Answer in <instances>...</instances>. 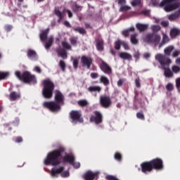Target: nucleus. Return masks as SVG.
Returning a JSON list of instances; mask_svg holds the SVG:
<instances>
[{
    "label": "nucleus",
    "mask_w": 180,
    "mask_h": 180,
    "mask_svg": "<svg viewBox=\"0 0 180 180\" xmlns=\"http://www.w3.org/2000/svg\"><path fill=\"white\" fill-rule=\"evenodd\" d=\"M136 117L140 119L141 120H145L144 114H143V111L139 112L136 113Z\"/></svg>",
    "instance_id": "49530a36"
},
{
    "label": "nucleus",
    "mask_w": 180,
    "mask_h": 180,
    "mask_svg": "<svg viewBox=\"0 0 180 180\" xmlns=\"http://www.w3.org/2000/svg\"><path fill=\"white\" fill-rule=\"evenodd\" d=\"M100 69L104 74H107V75H110V74H112V68L103 60L100 64Z\"/></svg>",
    "instance_id": "2eb2a0df"
},
{
    "label": "nucleus",
    "mask_w": 180,
    "mask_h": 180,
    "mask_svg": "<svg viewBox=\"0 0 180 180\" xmlns=\"http://www.w3.org/2000/svg\"><path fill=\"white\" fill-rule=\"evenodd\" d=\"M82 8H84L82 6H79L77 4V3H75V5L72 6V11L75 13H78V12H81V11H82Z\"/></svg>",
    "instance_id": "c85d7f7f"
},
{
    "label": "nucleus",
    "mask_w": 180,
    "mask_h": 180,
    "mask_svg": "<svg viewBox=\"0 0 180 180\" xmlns=\"http://www.w3.org/2000/svg\"><path fill=\"white\" fill-rule=\"evenodd\" d=\"M135 84L136 88H140V86H141V84H140V78H136L135 79Z\"/></svg>",
    "instance_id": "052dcab7"
},
{
    "label": "nucleus",
    "mask_w": 180,
    "mask_h": 180,
    "mask_svg": "<svg viewBox=\"0 0 180 180\" xmlns=\"http://www.w3.org/2000/svg\"><path fill=\"white\" fill-rule=\"evenodd\" d=\"M89 92H99L102 91V88L99 86H91L88 88Z\"/></svg>",
    "instance_id": "2f4dec72"
},
{
    "label": "nucleus",
    "mask_w": 180,
    "mask_h": 180,
    "mask_svg": "<svg viewBox=\"0 0 180 180\" xmlns=\"http://www.w3.org/2000/svg\"><path fill=\"white\" fill-rule=\"evenodd\" d=\"M150 164L153 169H155L156 171H161V169H164V162H162V160L158 158L150 160Z\"/></svg>",
    "instance_id": "9b49d317"
},
{
    "label": "nucleus",
    "mask_w": 180,
    "mask_h": 180,
    "mask_svg": "<svg viewBox=\"0 0 180 180\" xmlns=\"http://www.w3.org/2000/svg\"><path fill=\"white\" fill-rule=\"evenodd\" d=\"M62 47L65 50H72L71 45H70L67 41H62Z\"/></svg>",
    "instance_id": "37998d69"
},
{
    "label": "nucleus",
    "mask_w": 180,
    "mask_h": 180,
    "mask_svg": "<svg viewBox=\"0 0 180 180\" xmlns=\"http://www.w3.org/2000/svg\"><path fill=\"white\" fill-rule=\"evenodd\" d=\"M122 46L124 47L125 50H129L130 48L129 47V44L127 43L122 41Z\"/></svg>",
    "instance_id": "680f3d73"
},
{
    "label": "nucleus",
    "mask_w": 180,
    "mask_h": 180,
    "mask_svg": "<svg viewBox=\"0 0 180 180\" xmlns=\"http://www.w3.org/2000/svg\"><path fill=\"white\" fill-rule=\"evenodd\" d=\"M15 77H18V79L20 81H22L24 82V84H37V80L36 79V76L34 75H32L28 71H25L21 74L19 71H16L15 72Z\"/></svg>",
    "instance_id": "20e7f679"
},
{
    "label": "nucleus",
    "mask_w": 180,
    "mask_h": 180,
    "mask_svg": "<svg viewBox=\"0 0 180 180\" xmlns=\"http://www.w3.org/2000/svg\"><path fill=\"white\" fill-rule=\"evenodd\" d=\"M137 36H139L138 34H133L131 35V43H132V44H139Z\"/></svg>",
    "instance_id": "e433bc0d"
},
{
    "label": "nucleus",
    "mask_w": 180,
    "mask_h": 180,
    "mask_svg": "<svg viewBox=\"0 0 180 180\" xmlns=\"http://www.w3.org/2000/svg\"><path fill=\"white\" fill-rule=\"evenodd\" d=\"M71 165H72L74 168H76V169H78L79 168V167H81V164H79V162H75V161H73Z\"/></svg>",
    "instance_id": "bf43d9fd"
},
{
    "label": "nucleus",
    "mask_w": 180,
    "mask_h": 180,
    "mask_svg": "<svg viewBox=\"0 0 180 180\" xmlns=\"http://www.w3.org/2000/svg\"><path fill=\"white\" fill-rule=\"evenodd\" d=\"M9 99L12 102L17 101V99H20V94L12 91L9 95Z\"/></svg>",
    "instance_id": "412c9836"
},
{
    "label": "nucleus",
    "mask_w": 180,
    "mask_h": 180,
    "mask_svg": "<svg viewBox=\"0 0 180 180\" xmlns=\"http://www.w3.org/2000/svg\"><path fill=\"white\" fill-rule=\"evenodd\" d=\"M64 171V167L60 166L58 168H52L51 170V176H57L58 174H61Z\"/></svg>",
    "instance_id": "f3484780"
},
{
    "label": "nucleus",
    "mask_w": 180,
    "mask_h": 180,
    "mask_svg": "<svg viewBox=\"0 0 180 180\" xmlns=\"http://www.w3.org/2000/svg\"><path fill=\"white\" fill-rule=\"evenodd\" d=\"M122 34L124 36V37H129V36L130 35V32L127 31V30H125L122 31Z\"/></svg>",
    "instance_id": "0e129e2a"
},
{
    "label": "nucleus",
    "mask_w": 180,
    "mask_h": 180,
    "mask_svg": "<svg viewBox=\"0 0 180 180\" xmlns=\"http://www.w3.org/2000/svg\"><path fill=\"white\" fill-rule=\"evenodd\" d=\"M62 178H68L70 176V172L67 171H63V172L60 173Z\"/></svg>",
    "instance_id": "6e6d98bb"
},
{
    "label": "nucleus",
    "mask_w": 180,
    "mask_h": 180,
    "mask_svg": "<svg viewBox=\"0 0 180 180\" xmlns=\"http://www.w3.org/2000/svg\"><path fill=\"white\" fill-rule=\"evenodd\" d=\"M122 41H120V39H118L115 42V50H119L120 49V46H122Z\"/></svg>",
    "instance_id": "a18cd8bd"
},
{
    "label": "nucleus",
    "mask_w": 180,
    "mask_h": 180,
    "mask_svg": "<svg viewBox=\"0 0 180 180\" xmlns=\"http://www.w3.org/2000/svg\"><path fill=\"white\" fill-rule=\"evenodd\" d=\"M64 153H65V148L63 146L49 152L44 160V165H52V167L60 165L61 164V157H63Z\"/></svg>",
    "instance_id": "f257e3e1"
},
{
    "label": "nucleus",
    "mask_w": 180,
    "mask_h": 180,
    "mask_svg": "<svg viewBox=\"0 0 180 180\" xmlns=\"http://www.w3.org/2000/svg\"><path fill=\"white\" fill-rule=\"evenodd\" d=\"M114 158L115 160H116V161H118L119 162H120V161H122V153L119 152H116L114 154Z\"/></svg>",
    "instance_id": "79ce46f5"
},
{
    "label": "nucleus",
    "mask_w": 180,
    "mask_h": 180,
    "mask_svg": "<svg viewBox=\"0 0 180 180\" xmlns=\"http://www.w3.org/2000/svg\"><path fill=\"white\" fill-rule=\"evenodd\" d=\"M161 41V36L160 34H158L157 33H149L143 37V41L145 43H153L155 46L157 44H160V41Z\"/></svg>",
    "instance_id": "423d86ee"
},
{
    "label": "nucleus",
    "mask_w": 180,
    "mask_h": 180,
    "mask_svg": "<svg viewBox=\"0 0 180 180\" xmlns=\"http://www.w3.org/2000/svg\"><path fill=\"white\" fill-rule=\"evenodd\" d=\"M70 116L72 120V123H84V118H82V114L81 113V111L72 110L70 112Z\"/></svg>",
    "instance_id": "1a4fd4ad"
},
{
    "label": "nucleus",
    "mask_w": 180,
    "mask_h": 180,
    "mask_svg": "<svg viewBox=\"0 0 180 180\" xmlns=\"http://www.w3.org/2000/svg\"><path fill=\"white\" fill-rule=\"evenodd\" d=\"M43 106L51 110V112H60L61 110V104L56 101H45L43 103Z\"/></svg>",
    "instance_id": "0eeeda50"
},
{
    "label": "nucleus",
    "mask_w": 180,
    "mask_h": 180,
    "mask_svg": "<svg viewBox=\"0 0 180 180\" xmlns=\"http://www.w3.org/2000/svg\"><path fill=\"white\" fill-rule=\"evenodd\" d=\"M85 180H94L95 179V174L91 172H87L84 176Z\"/></svg>",
    "instance_id": "7c9ffc66"
},
{
    "label": "nucleus",
    "mask_w": 180,
    "mask_h": 180,
    "mask_svg": "<svg viewBox=\"0 0 180 180\" xmlns=\"http://www.w3.org/2000/svg\"><path fill=\"white\" fill-rule=\"evenodd\" d=\"M151 11L150 10H143L141 11L139 15H143V16H150Z\"/></svg>",
    "instance_id": "c03bdc74"
},
{
    "label": "nucleus",
    "mask_w": 180,
    "mask_h": 180,
    "mask_svg": "<svg viewBox=\"0 0 180 180\" xmlns=\"http://www.w3.org/2000/svg\"><path fill=\"white\" fill-rule=\"evenodd\" d=\"M55 102L59 103V105H64V94L60 91V90L55 91V96H54Z\"/></svg>",
    "instance_id": "4468645a"
},
{
    "label": "nucleus",
    "mask_w": 180,
    "mask_h": 180,
    "mask_svg": "<svg viewBox=\"0 0 180 180\" xmlns=\"http://www.w3.org/2000/svg\"><path fill=\"white\" fill-rule=\"evenodd\" d=\"M74 32H77L79 34H82L83 36L86 34V30L85 28L81 27H73Z\"/></svg>",
    "instance_id": "473e14b6"
},
{
    "label": "nucleus",
    "mask_w": 180,
    "mask_h": 180,
    "mask_svg": "<svg viewBox=\"0 0 180 180\" xmlns=\"http://www.w3.org/2000/svg\"><path fill=\"white\" fill-rule=\"evenodd\" d=\"M5 30L6 32H11L12 30V26L11 25H6Z\"/></svg>",
    "instance_id": "774afa93"
},
{
    "label": "nucleus",
    "mask_w": 180,
    "mask_h": 180,
    "mask_svg": "<svg viewBox=\"0 0 180 180\" xmlns=\"http://www.w3.org/2000/svg\"><path fill=\"white\" fill-rule=\"evenodd\" d=\"M100 105L102 108L105 109H108L112 106V99H110V96L103 95L100 96Z\"/></svg>",
    "instance_id": "9d476101"
},
{
    "label": "nucleus",
    "mask_w": 180,
    "mask_h": 180,
    "mask_svg": "<svg viewBox=\"0 0 180 180\" xmlns=\"http://www.w3.org/2000/svg\"><path fill=\"white\" fill-rule=\"evenodd\" d=\"M136 27L137 30H139V32H146V30L148 29V25L146 24L137 23L136 25Z\"/></svg>",
    "instance_id": "5701e85b"
},
{
    "label": "nucleus",
    "mask_w": 180,
    "mask_h": 180,
    "mask_svg": "<svg viewBox=\"0 0 180 180\" xmlns=\"http://www.w3.org/2000/svg\"><path fill=\"white\" fill-rule=\"evenodd\" d=\"M8 77H9V72L0 71V81L6 79V78H8Z\"/></svg>",
    "instance_id": "4c0bfd02"
},
{
    "label": "nucleus",
    "mask_w": 180,
    "mask_h": 180,
    "mask_svg": "<svg viewBox=\"0 0 180 180\" xmlns=\"http://www.w3.org/2000/svg\"><path fill=\"white\" fill-rule=\"evenodd\" d=\"M151 30L153 33H155V32H160V30H161V27H160V25H153L152 26Z\"/></svg>",
    "instance_id": "09e8293b"
},
{
    "label": "nucleus",
    "mask_w": 180,
    "mask_h": 180,
    "mask_svg": "<svg viewBox=\"0 0 180 180\" xmlns=\"http://www.w3.org/2000/svg\"><path fill=\"white\" fill-rule=\"evenodd\" d=\"M53 41H54L53 37H51L48 39L47 41L44 44V47L46 50H49V49L53 46Z\"/></svg>",
    "instance_id": "c756f323"
},
{
    "label": "nucleus",
    "mask_w": 180,
    "mask_h": 180,
    "mask_svg": "<svg viewBox=\"0 0 180 180\" xmlns=\"http://www.w3.org/2000/svg\"><path fill=\"white\" fill-rule=\"evenodd\" d=\"M70 41L72 46H74L75 47H77V43L78 42V37H73L70 38Z\"/></svg>",
    "instance_id": "58836bf2"
},
{
    "label": "nucleus",
    "mask_w": 180,
    "mask_h": 180,
    "mask_svg": "<svg viewBox=\"0 0 180 180\" xmlns=\"http://www.w3.org/2000/svg\"><path fill=\"white\" fill-rule=\"evenodd\" d=\"M91 123H95V124H101L103 122V115L99 111H94L93 115L90 117Z\"/></svg>",
    "instance_id": "6e6552de"
},
{
    "label": "nucleus",
    "mask_w": 180,
    "mask_h": 180,
    "mask_svg": "<svg viewBox=\"0 0 180 180\" xmlns=\"http://www.w3.org/2000/svg\"><path fill=\"white\" fill-rule=\"evenodd\" d=\"M54 13H55L56 16H57L58 18V23H61V20L64 19V14H63L62 12L60 11V10H58L57 8H55Z\"/></svg>",
    "instance_id": "393cba45"
},
{
    "label": "nucleus",
    "mask_w": 180,
    "mask_h": 180,
    "mask_svg": "<svg viewBox=\"0 0 180 180\" xmlns=\"http://www.w3.org/2000/svg\"><path fill=\"white\" fill-rule=\"evenodd\" d=\"M160 6L161 8L164 7L165 12H172V11H175V9L179 8L180 3L174 0H162L160 4Z\"/></svg>",
    "instance_id": "39448f33"
},
{
    "label": "nucleus",
    "mask_w": 180,
    "mask_h": 180,
    "mask_svg": "<svg viewBox=\"0 0 180 180\" xmlns=\"http://www.w3.org/2000/svg\"><path fill=\"white\" fill-rule=\"evenodd\" d=\"M172 71L174 72V74H178V72H180V68L179 66L174 65L172 68Z\"/></svg>",
    "instance_id": "3c124183"
},
{
    "label": "nucleus",
    "mask_w": 180,
    "mask_h": 180,
    "mask_svg": "<svg viewBox=\"0 0 180 180\" xmlns=\"http://www.w3.org/2000/svg\"><path fill=\"white\" fill-rule=\"evenodd\" d=\"M143 0H132L131 1V6H143Z\"/></svg>",
    "instance_id": "f704fd0d"
},
{
    "label": "nucleus",
    "mask_w": 180,
    "mask_h": 180,
    "mask_svg": "<svg viewBox=\"0 0 180 180\" xmlns=\"http://www.w3.org/2000/svg\"><path fill=\"white\" fill-rule=\"evenodd\" d=\"M169 37H168V35L163 34L162 41L159 44V49H161L164 44H167V43H169Z\"/></svg>",
    "instance_id": "bb28decb"
},
{
    "label": "nucleus",
    "mask_w": 180,
    "mask_h": 180,
    "mask_svg": "<svg viewBox=\"0 0 180 180\" xmlns=\"http://www.w3.org/2000/svg\"><path fill=\"white\" fill-rule=\"evenodd\" d=\"M176 87L177 88V89L180 88V77L176 79Z\"/></svg>",
    "instance_id": "69168bd1"
},
{
    "label": "nucleus",
    "mask_w": 180,
    "mask_h": 180,
    "mask_svg": "<svg viewBox=\"0 0 180 180\" xmlns=\"http://www.w3.org/2000/svg\"><path fill=\"white\" fill-rule=\"evenodd\" d=\"M180 34V30L177 28H173L170 30V37H172V39L176 37V36H179Z\"/></svg>",
    "instance_id": "cd10ccee"
},
{
    "label": "nucleus",
    "mask_w": 180,
    "mask_h": 180,
    "mask_svg": "<svg viewBox=\"0 0 180 180\" xmlns=\"http://www.w3.org/2000/svg\"><path fill=\"white\" fill-rule=\"evenodd\" d=\"M175 47L172 45H169L165 48L164 49V53L165 55L158 53L155 56V59L158 63H160V65L162 67H165V65H169L172 63L171 59L168 57L171 56V53L174 51V49Z\"/></svg>",
    "instance_id": "f03ea898"
},
{
    "label": "nucleus",
    "mask_w": 180,
    "mask_h": 180,
    "mask_svg": "<svg viewBox=\"0 0 180 180\" xmlns=\"http://www.w3.org/2000/svg\"><path fill=\"white\" fill-rule=\"evenodd\" d=\"M141 172L143 174H148V172H151L153 169L150 160L148 162H142L141 164Z\"/></svg>",
    "instance_id": "ddd939ff"
},
{
    "label": "nucleus",
    "mask_w": 180,
    "mask_h": 180,
    "mask_svg": "<svg viewBox=\"0 0 180 180\" xmlns=\"http://www.w3.org/2000/svg\"><path fill=\"white\" fill-rule=\"evenodd\" d=\"M59 66L60 67L62 71H65V62H64L63 60H60Z\"/></svg>",
    "instance_id": "603ef678"
},
{
    "label": "nucleus",
    "mask_w": 180,
    "mask_h": 180,
    "mask_svg": "<svg viewBox=\"0 0 180 180\" xmlns=\"http://www.w3.org/2000/svg\"><path fill=\"white\" fill-rule=\"evenodd\" d=\"M126 82V79H120L117 82V86H122L123 84H124V82Z\"/></svg>",
    "instance_id": "864d4df0"
},
{
    "label": "nucleus",
    "mask_w": 180,
    "mask_h": 180,
    "mask_svg": "<svg viewBox=\"0 0 180 180\" xmlns=\"http://www.w3.org/2000/svg\"><path fill=\"white\" fill-rule=\"evenodd\" d=\"M78 59L77 58H74L73 59V68H75V70H77V68H78Z\"/></svg>",
    "instance_id": "4d7b16f0"
},
{
    "label": "nucleus",
    "mask_w": 180,
    "mask_h": 180,
    "mask_svg": "<svg viewBox=\"0 0 180 180\" xmlns=\"http://www.w3.org/2000/svg\"><path fill=\"white\" fill-rule=\"evenodd\" d=\"M180 16V10L175 12L174 14H172L169 16V19L170 20H175V19H178Z\"/></svg>",
    "instance_id": "c9c22d12"
},
{
    "label": "nucleus",
    "mask_w": 180,
    "mask_h": 180,
    "mask_svg": "<svg viewBox=\"0 0 180 180\" xmlns=\"http://www.w3.org/2000/svg\"><path fill=\"white\" fill-rule=\"evenodd\" d=\"M27 56L30 60H37V53L34 50L29 49L27 51Z\"/></svg>",
    "instance_id": "6ab92c4d"
},
{
    "label": "nucleus",
    "mask_w": 180,
    "mask_h": 180,
    "mask_svg": "<svg viewBox=\"0 0 180 180\" xmlns=\"http://www.w3.org/2000/svg\"><path fill=\"white\" fill-rule=\"evenodd\" d=\"M79 106L81 108H85V106H88V101L86 100H79L77 101Z\"/></svg>",
    "instance_id": "a19ab883"
},
{
    "label": "nucleus",
    "mask_w": 180,
    "mask_h": 180,
    "mask_svg": "<svg viewBox=\"0 0 180 180\" xmlns=\"http://www.w3.org/2000/svg\"><path fill=\"white\" fill-rule=\"evenodd\" d=\"M43 89H42V95L45 99H51L53 98V92H54V88H56V85L54 83L50 80L49 79H46L43 80Z\"/></svg>",
    "instance_id": "7ed1b4c3"
},
{
    "label": "nucleus",
    "mask_w": 180,
    "mask_h": 180,
    "mask_svg": "<svg viewBox=\"0 0 180 180\" xmlns=\"http://www.w3.org/2000/svg\"><path fill=\"white\" fill-rule=\"evenodd\" d=\"M120 58H122V60H130L132 58V56L130 55V53L127 52H121L119 54Z\"/></svg>",
    "instance_id": "4be33fe9"
},
{
    "label": "nucleus",
    "mask_w": 180,
    "mask_h": 180,
    "mask_svg": "<svg viewBox=\"0 0 180 180\" xmlns=\"http://www.w3.org/2000/svg\"><path fill=\"white\" fill-rule=\"evenodd\" d=\"M90 77L92 79H96V78L99 77V74L98 72H91Z\"/></svg>",
    "instance_id": "5fc2aeb1"
},
{
    "label": "nucleus",
    "mask_w": 180,
    "mask_h": 180,
    "mask_svg": "<svg viewBox=\"0 0 180 180\" xmlns=\"http://www.w3.org/2000/svg\"><path fill=\"white\" fill-rule=\"evenodd\" d=\"M50 32V29L47 28L44 30H43L39 34V39L41 41H46L47 40V36L49 35V32Z\"/></svg>",
    "instance_id": "a211bd4d"
},
{
    "label": "nucleus",
    "mask_w": 180,
    "mask_h": 180,
    "mask_svg": "<svg viewBox=\"0 0 180 180\" xmlns=\"http://www.w3.org/2000/svg\"><path fill=\"white\" fill-rule=\"evenodd\" d=\"M117 1H118V5H120V6H123L126 5V0H117Z\"/></svg>",
    "instance_id": "e2e57ef3"
},
{
    "label": "nucleus",
    "mask_w": 180,
    "mask_h": 180,
    "mask_svg": "<svg viewBox=\"0 0 180 180\" xmlns=\"http://www.w3.org/2000/svg\"><path fill=\"white\" fill-rule=\"evenodd\" d=\"M180 55V50H174L172 51V57L173 58H176Z\"/></svg>",
    "instance_id": "de8ad7c7"
},
{
    "label": "nucleus",
    "mask_w": 180,
    "mask_h": 180,
    "mask_svg": "<svg viewBox=\"0 0 180 180\" xmlns=\"http://www.w3.org/2000/svg\"><path fill=\"white\" fill-rule=\"evenodd\" d=\"M15 143H22L23 141V138L22 136H16L15 138Z\"/></svg>",
    "instance_id": "13d9d810"
},
{
    "label": "nucleus",
    "mask_w": 180,
    "mask_h": 180,
    "mask_svg": "<svg viewBox=\"0 0 180 180\" xmlns=\"http://www.w3.org/2000/svg\"><path fill=\"white\" fill-rule=\"evenodd\" d=\"M75 161V158L71 155H66L63 158V162H69V164H72Z\"/></svg>",
    "instance_id": "aec40b11"
},
{
    "label": "nucleus",
    "mask_w": 180,
    "mask_h": 180,
    "mask_svg": "<svg viewBox=\"0 0 180 180\" xmlns=\"http://www.w3.org/2000/svg\"><path fill=\"white\" fill-rule=\"evenodd\" d=\"M162 67H164V75L166 78H172V77H174V73H172L170 68H166L165 66Z\"/></svg>",
    "instance_id": "b1692460"
},
{
    "label": "nucleus",
    "mask_w": 180,
    "mask_h": 180,
    "mask_svg": "<svg viewBox=\"0 0 180 180\" xmlns=\"http://www.w3.org/2000/svg\"><path fill=\"white\" fill-rule=\"evenodd\" d=\"M161 25L163 27H168V26L169 25V22H168V21H162L161 22Z\"/></svg>",
    "instance_id": "338daca9"
},
{
    "label": "nucleus",
    "mask_w": 180,
    "mask_h": 180,
    "mask_svg": "<svg viewBox=\"0 0 180 180\" xmlns=\"http://www.w3.org/2000/svg\"><path fill=\"white\" fill-rule=\"evenodd\" d=\"M130 9H131V7L129 6H126L125 4L124 6H121L119 11L120 12H127V11H130Z\"/></svg>",
    "instance_id": "ea45409f"
},
{
    "label": "nucleus",
    "mask_w": 180,
    "mask_h": 180,
    "mask_svg": "<svg viewBox=\"0 0 180 180\" xmlns=\"http://www.w3.org/2000/svg\"><path fill=\"white\" fill-rule=\"evenodd\" d=\"M56 53L58 54V56H59L60 57H61L62 58H64L65 60L68 58V56H67V51H65V50L64 49H56Z\"/></svg>",
    "instance_id": "a878e982"
},
{
    "label": "nucleus",
    "mask_w": 180,
    "mask_h": 180,
    "mask_svg": "<svg viewBox=\"0 0 180 180\" xmlns=\"http://www.w3.org/2000/svg\"><path fill=\"white\" fill-rule=\"evenodd\" d=\"M166 89L169 92H171V91H174V84L172 83H168L166 86Z\"/></svg>",
    "instance_id": "8fccbe9b"
},
{
    "label": "nucleus",
    "mask_w": 180,
    "mask_h": 180,
    "mask_svg": "<svg viewBox=\"0 0 180 180\" xmlns=\"http://www.w3.org/2000/svg\"><path fill=\"white\" fill-rule=\"evenodd\" d=\"M96 47L98 51H103L105 50V42L102 38H98L95 39Z\"/></svg>",
    "instance_id": "dca6fc26"
},
{
    "label": "nucleus",
    "mask_w": 180,
    "mask_h": 180,
    "mask_svg": "<svg viewBox=\"0 0 180 180\" xmlns=\"http://www.w3.org/2000/svg\"><path fill=\"white\" fill-rule=\"evenodd\" d=\"M94 60L91 57L83 56L81 57V63L82 67H86L87 70L91 69Z\"/></svg>",
    "instance_id": "f8f14e48"
},
{
    "label": "nucleus",
    "mask_w": 180,
    "mask_h": 180,
    "mask_svg": "<svg viewBox=\"0 0 180 180\" xmlns=\"http://www.w3.org/2000/svg\"><path fill=\"white\" fill-rule=\"evenodd\" d=\"M100 82H101V84H103L105 86H108V85H109L110 84L109 79H108V77H106L105 76H101Z\"/></svg>",
    "instance_id": "72a5a7b5"
}]
</instances>
